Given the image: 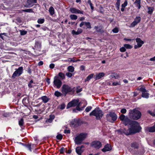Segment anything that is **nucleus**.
<instances>
[{"label": "nucleus", "instance_id": "nucleus-1", "mask_svg": "<svg viewBox=\"0 0 155 155\" xmlns=\"http://www.w3.org/2000/svg\"><path fill=\"white\" fill-rule=\"evenodd\" d=\"M141 129L139 123L134 121L132 122L131 127L129 128V132H125L127 134H131L139 132Z\"/></svg>", "mask_w": 155, "mask_h": 155}, {"label": "nucleus", "instance_id": "nucleus-2", "mask_svg": "<svg viewBox=\"0 0 155 155\" xmlns=\"http://www.w3.org/2000/svg\"><path fill=\"white\" fill-rule=\"evenodd\" d=\"M129 115L130 118L137 120L140 118L141 114L139 111L135 109L130 110Z\"/></svg>", "mask_w": 155, "mask_h": 155}, {"label": "nucleus", "instance_id": "nucleus-3", "mask_svg": "<svg viewBox=\"0 0 155 155\" xmlns=\"http://www.w3.org/2000/svg\"><path fill=\"white\" fill-rule=\"evenodd\" d=\"M61 92L65 96L68 93L72 92L74 93L75 91V87L72 88L69 85L64 84L61 87Z\"/></svg>", "mask_w": 155, "mask_h": 155}, {"label": "nucleus", "instance_id": "nucleus-4", "mask_svg": "<svg viewBox=\"0 0 155 155\" xmlns=\"http://www.w3.org/2000/svg\"><path fill=\"white\" fill-rule=\"evenodd\" d=\"M104 115L103 112L99 108H96L90 114V116H95L96 119H100Z\"/></svg>", "mask_w": 155, "mask_h": 155}, {"label": "nucleus", "instance_id": "nucleus-5", "mask_svg": "<svg viewBox=\"0 0 155 155\" xmlns=\"http://www.w3.org/2000/svg\"><path fill=\"white\" fill-rule=\"evenodd\" d=\"M86 134L81 133L78 135L74 140L75 143L77 144H81L82 141L86 138Z\"/></svg>", "mask_w": 155, "mask_h": 155}, {"label": "nucleus", "instance_id": "nucleus-6", "mask_svg": "<svg viewBox=\"0 0 155 155\" xmlns=\"http://www.w3.org/2000/svg\"><path fill=\"white\" fill-rule=\"evenodd\" d=\"M106 117L108 120L112 122L115 120L117 118L116 114L115 113L112 112H110L107 114Z\"/></svg>", "mask_w": 155, "mask_h": 155}, {"label": "nucleus", "instance_id": "nucleus-7", "mask_svg": "<svg viewBox=\"0 0 155 155\" xmlns=\"http://www.w3.org/2000/svg\"><path fill=\"white\" fill-rule=\"evenodd\" d=\"M23 68L22 67H20L18 69H15V71L12 76V78H15V77L20 76L23 72Z\"/></svg>", "mask_w": 155, "mask_h": 155}, {"label": "nucleus", "instance_id": "nucleus-8", "mask_svg": "<svg viewBox=\"0 0 155 155\" xmlns=\"http://www.w3.org/2000/svg\"><path fill=\"white\" fill-rule=\"evenodd\" d=\"M53 83L54 85V87H56L58 89L61 87L62 84V81L57 76L54 77Z\"/></svg>", "mask_w": 155, "mask_h": 155}, {"label": "nucleus", "instance_id": "nucleus-9", "mask_svg": "<svg viewBox=\"0 0 155 155\" xmlns=\"http://www.w3.org/2000/svg\"><path fill=\"white\" fill-rule=\"evenodd\" d=\"M91 145L93 147L97 149H99L101 147L102 144L99 141H94L92 143Z\"/></svg>", "mask_w": 155, "mask_h": 155}, {"label": "nucleus", "instance_id": "nucleus-10", "mask_svg": "<svg viewBox=\"0 0 155 155\" xmlns=\"http://www.w3.org/2000/svg\"><path fill=\"white\" fill-rule=\"evenodd\" d=\"M78 100H73V101L70 102L68 103L67 106V108H69L71 107L76 106L78 104Z\"/></svg>", "mask_w": 155, "mask_h": 155}, {"label": "nucleus", "instance_id": "nucleus-11", "mask_svg": "<svg viewBox=\"0 0 155 155\" xmlns=\"http://www.w3.org/2000/svg\"><path fill=\"white\" fill-rule=\"evenodd\" d=\"M136 40L137 43V45H136L134 46V48L135 49H137L140 48L144 43L143 41L139 38H136Z\"/></svg>", "mask_w": 155, "mask_h": 155}, {"label": "nucleus", "instance_id": "nucleus-12", "mask_svg": "<svg viewBox=\"0 0 155 155\" xmlns=\"http://www.w3.org/2000/svg\"><path fill=\"white\" fill-rule=\"evenodd\" d=\"M69 11L72 13L84 14L83 11L77 9L75 8H70Z\"/></svg>", "mask_w": 155, "mask_h": 155}, {"label": "nucleus", "instance_id": "nucleus-13", "mask_svg": "<svg viewBox=\"0 0 155 155\" xmlns=\"http://www.w3.org/2000/svg\"><path fill=\"white\" fill-rule=\"evenodd\" d=\"M119 118L121 120L124 122L125 125H127L130 121L129 119L127 117H125L123 114H121Z\"/></svg>", "mask_w": 155, "mask_h": 155}, {"label": "nucleus", "instance_id": "nucleus-14", "mask_svg": "<svg viewBox=\"0 0 155 155\" xmlns=\"http://www.w3.org/2000/svg\"><path fill=\"white\" fill-rule=\"evenodd\" d=\"M140 20L141 18L140 17H136L134 21L131 23V26L133 27H134L140 22Z\"/></svg>", "mask_w": 155, "mask_h": 155}, {"label": "nucleus", "instance_id": "nucleus-15", "mask_svg": "<svg viewBox=\"0 0 155 155\" xmlns=\"http://www.w3.org/2000/svg\"><path fill=\"white\" fill-rule=\"evenodd\" d=\"M71 124L74 127H77L80 124V122L79 119H74L71 122Z\"/></svg>", "mask_w": 155, "mask_h": 155}, {"label": "nucleus", "instance_id": "nucleus-16", "mask_svg": "<svg viewBox=\"0 0 155 155\" xmlns=\"http://www.w3.org/2000/svg\"><path fill=\"white\" fill-rule=\"evenodd\" d=\"M105 74L104 72H101L97 74L94 77V78L95 80H97L101 79L102 77L105 76Z\"/></svg>", "mask_w": 155, "mask_h": 155}, {"label": "nucleus", "instance_id": "nucleus-17", "mask_svg": "<svg viewBox=\"0 0 155 155\" xmlns=\"http://www.w3.org/2000/svg\"><path fill=\"white\" fill-rule=\"evenodd\" d=\"M111 147L110 145L107 144L106 145L104 148L102 149V151L104 152L109 151L111 150Z\"/></svg>", "mask_w": 155, "mask_h": 155}, {"label": "nucleus", "instance_id": "nucleus-18", "mask_svg": "<svg viewBox=\"0 0 155 155\" xmlns=\"http://www.w3.org/2000/svg\"><path fill=\"white\" fill-rule=\"evenodd\" d=\"M84 146L82 145L80 147H78L76 149V151L77 153L79 155H81V153L83 152L84 150L82 149Z\"/></svg>", "mask_w": 155, "mask_h": 155}, {"label": "nucleus", "instance_id": "nucleus-19", "mask_svg": "<svg viewBox=\"0 0 155 155\" xmlns=\"http://www.w3.org/2000/svg\"><path fill=\"white\" fill-rule=\"evenodd\" d=\"M37 2V0H27V7H31L33 6V5H32L34 3H36Z\"/></svg>", "mask_w": 155, "mask_h": 155}, {"label": "nucleus", "instance_id": "nucleus-20", "mask_svg": "<svg viewBox=\"0 0 155 155\" xmlns=\"http://www.w3.org/2000/svg\"><path fill=\"white\" fill-rule=\"evenodd\" d=\"M82 32V30L81 29L79 28L78 29L77 31L75 30H73L72 31V33L73 35H78L81 33Z\"/></svg>", "mask_w": 155, "mask_h": 155}, {"label": "nucleus", "instance_id": "nucleus-21", "mask_svg": "<svg viewBox=\"0 0 155 155\" xmlns=\"http://www.w3.org/2000/svg\"><path fill=\"white\" fill-rule=\"evenodd\" d=\"M146 130L150 132H155V126L150 127H147L146 128Z\"/></svg>", "mask_w": 155, "mask_h": 155}, {"label": "nucleus", "instance_id": "nucleus-22", "mask_svg": "<svg viewBox=\"0 0 155 155\" xmlns=\"http://www.w3.org/2000/svg\"><path fill=\"white\" fill-rule=\"evenodd\" d=\"M147 12L149 14H151L154 10V8L151 7H147Z\"/></svg>", "mask_w": 155, "mask_h": 155}, {"label": "nucleus", "instance_id": "nucleus-23", "mask_svg": "<svg viewBox=\"0 0 155 155\" xmlns=\"http://www.w3.org/2000/svg\"><path fill=\"white\" fill-rule=\"evenodd\" d=\"M41 99L42 100L43 102L44 103H47L49 100V99L46 96H43L41 97Z\"/></svg>", "mask_w": 155, "mask_h": 155}, {"label": "nucleus", "instance_id": "nucleus-24", "mask_svg": "<svg viewBox=\"0 0 155 155\" xmlns=\"http://www.w3.org/2000/svg\"><path fill=\"white\" fill-rule=\"evenodd\" d=\"M110 76L112 78H114L115 79H118L119 78V75L116 73H112Z\"/></svg>", "mask_w": 155, "mask_h": 155}, {"label": "nucleus", "instance_id": "nucleus-25", "mask_svg": "<svg viewBox=\"0 0 155 155\" xmlns=\"http://www.w3.org/2000/svg\"><path fill=\"white\" fill-rule=\"evenodd\" d=\"M134 4L136 5V6L138 8V9H140L141 7L140 0H136Z\"/></svg>", "mask_w": 155, "mask_h": 155}, {"label": "nucleus", "instance_id": "nucleus-26", "mask_svg": "<svg viewBox=\"0 0 155 155\" xmlns=\"http://www.w3.org/2000/svg\"><path fill=\"white\" fill-rule=\"evenodd\" d=\"M49 12L51 15H53L54 14V9L53 7L51 6L50 7Z\"/></svg>", "mask_w": 155, "mask_h": 155}, {"label": "nucleus", "instance_id": "nucleus-27", "mask_svg": "<svg viewBox=\"0 0 155 155\" xmlns=\"http://www.w3.org/2000/svg\"><path fill=\"white\" fill-rule=\"evenodd\" d=\"M137 90H140L141 91L142 94L143 93L147 92V90L145 89V87H144V86H142L140 88H137Z\"/></svg>", "mask_w": 155, "mask_h": 155}, {"label": "nucleus", "instance_id": "nucleus-28", "mask_svg": "<svg viewBox=\"0 0 155 155\" xmlns=\"http://www.w3.org/2000/svg\"><path fill=\"white\" fill-rule=\"evenodd\" d=\"M58 76L62 80L64 79L65 78V75L62 72H59L58 74Z\"/></svg>", "mask_w": 155, "mask_h": 155}, {"label": "nucleus", "instance_id": "nucleus-29", "mask_svg": "<svg viewBox=\"0 0 155 155\" xmlns=\"http://www.w3.org/2000/svg\"><path fill=\"white\" fill-rule=\"evenodd\" d=\"M94 75V74H91L89 75L85 79V81L86 82L87 81H89L91 78L93 77Z\"/></svg>", "mask_w": 155, "mask_h": 155}, {"label": "nucleus", "instance_id": "nucleus-30", "mask_svg": "<svg viewBox=\"0 0 155 155\" xmlns=\"http://www.w3.org/2000/svg\"><path fill=\"white\" fill-rule=\"evenodd\" d=\"M67 69L68 71L71 72H73L74 69V68L72 66H69Z\"/></svg>", "mask_w": 155, "mask_h": 155}, {"label": "nucleus", "instance_id": "nucleus-31", "mask_svg": "<svg viewBox=\"0 0 155 155\" xmlns=\"http://www.w3.org/2000/svg\"><path fill=\"white\" fill-rule=\"evenodd\" d=\"M34 84L35 83L33 82V81L31 80L29 82L28 85L29 88H31L33 87Z\"/></svg>", "mask_w": 155, "mask_h": 155}, {"label": "nucleus", "instance_id": "nucleus-32", "mask_svg": "<svg viewBox=\"0 0 155 155\" xmlns=\"http://www.w3.org/2000/svg\"><path fill=\"white\" fill-rule=\"evenodd\" d=\"M141 96L143 97L147 98L149 97V94L147 92H144L142 94Z\"/></svg>", "mask_w": 155, "mask_h": 155}, {"label": "nucleus", "instance_id": "nucleus-33", "mask_svg": "<svg viewBox=\"0 0 155 155\" xmlns=\"http://www.w3.org/2000/svg\"><path fill=\"white\" fill-rule=\"evenodd\" d=\"M131 147L134 148H138V144L136 142H134L132 143Z\"/></svg>", "mask_w": 155, "mask_h": 155}, {"label": "nucleus", "instance_id": "nucleus-34", "mask_svg": "<svg viewBox=\"0 0 155 155\" xmlns=\"http://www.w3.org/2000/svg\"><path fill=\"white\" fill-rule=\"evenodd\" d=\"M70 17L71 20H76L78 18L77 16L75 15H71Z\"/></svg>", "mask_w": 155, "mask_h": 155}, {"label": "nucleus", "instance_id": "nucleus-35", "mask_svg": "<svg viewBox=\"0 0 155 155\" xmlns=\"http://www.w3.org/2000/svg\"><path fill=\"white\" fill-rule=\"evenodd\" d=\"M54 95L57 97H59L61 96L62 95V94L60 92L56 91L54 93Z\"/></svg>", "mask_w": 155, "mask_h": 155}, {"label": "nucleus", "instance_id": "nucleus-36", "mask_svg": "<svg viewBox=\"0 0 155 155\" xmlns=\"http://www.w3.org/2000/svg\"><path fill=\"white\" fill-rule=\"evenodd\" d=\"M120 2V0H117V2L116 4V6L117 10L119 9Z\"/></svg>", "mask_w": 155, "mask_h": 155}, {"label": "nucleus", "instance_id": "nucleus-37", "mask_svg": "<svg viewBox=\"0 0 155 155\" xmlns=\"http://www.w3.org/2000/svg\"><path fill=\"white\" fill-rule=\"evenodd\" d=\"M45 20L44 18H39L37 21V22L39 24H42L44 23Z\"/></svg>", "mask_w": 155, "mask_h": 155}, {"label": "nucleus", "instance_id": "nucleus-38", "mask_svg": "<svg viewBox=\"0 0 155 155\" xmlns=\"http://www.w3.org/2000/svg\"><path fill=\"white\" fill-rule=\"evenodd\" d=\"M85 25L86 26L87 28L90 29L91 28L90 23L89 22H85Z\"/></svg>", "mask_w": 155, "mask_h": 155}, {"label": "nucleus", "instance_id": "nucleus-39", "mask_svg": "<svg viewBox=\"0 0 155 155\" xmlns=\"http://www.w3.org/2000/svg\"><path fill=\"white\" fill-rule=\"evenodd\" d=\"M22 11L24 12H33V11L32 9H26L22 10Z\"/></svg>", "mask_w": 155, "mask_h": 155}, {"label": "nucleus", "instance_id": "nucleus-40", "mask_svg": "<svg viewBox=\"0 0 155 155\" xmlns=\"http://www.w3.org/2000/svg\"><path fill=\"white\" fill-rule=\"evenodd\" d=\"M75 59V58H68V61L69 62H73L77 61H76Z\"/></svg>", "mask_w": 155, "mask_h": 155}, {"label": "nucleus", "instance_id": "nucleus-41", "mask_svg": "<svg viewBox=\"0 0 155 155\" xmlns=\"http://www.w3.org/2000/svg\"><path fill=\"white\" fill-rule=\"evenodd\" d=\"M124 47L127 49H131L132 48L133 46L129 44H125L124 45Z\"/></svg>", "mask_w": 155, "mask_h": 155}, {"label": "nucleus", "instance_id": "nucleus-42", "mask_svg": "<svg viewBox=\"0 0 155 155\" xmlns=\"http://www.w3.org/2000/svg\"><path fill=\"white\" fill-rule=\"evenodd\" d=\"M24 124V120L23 119L21 118L19 121V124L20 126H22Z\"/></svg>", "mask_w": 155, "mask_h": 155}, {"label": "nucleus", "instance_id": "nucleus-43", "mask_svg": "<svg viewBox=\"0 0 155 155\" xmlns=\"http://www.w3.org/2000/svg\"><path fill=\"white\" fill-rule=\"evenodd\" d=\"M20 32L21 35H26L27 33V31L24 30H20Z\"/></svg>", "mask_w": 155, "mask_h": 155}, {"label": "nucleus", "instance_id": "nucleus-44", "mask_svg": "<svg viewBox=\"0 0 155 155\" xmlns=\"http://www.w3.org/2000/svg\"><path fill=\"white\" fill-rule=\"evenodd\" d=\"M127 5V0H126L125 2H124L123 4L122 5V7L125 8V7Z\"/></svg>", "mask_w": 155, "mask_h": 155}, {"label": "nucleus", "instance_id": "nucleus-45", "mask_svg": "<svg viewBox=\"0 0 155 155\" xmlns=\"http://www.w3.org/2000/svg\"><path fill=\"white\" fill-rule=\"evenodd\" d=\"M92 108V107L91 106H88L85 109V111L86 112H88Z\"/></svg>", "mask_w": 155, "mask_h": 155}, {"label": "nucleus", "instance_id": "nucleus-46", "mask_svg": "<svg viewBox=\"0 0 155 155\" xmlns=\"http://www.w3.org/2000/svg\"><path fill=\"white\" fill-rule=\"evenodd\" d=\"M26 147L30 151H31V145L30 144H28L27 145H26Z\"/></svg>", "mask_w": 155, "mask_h": 155}, {"label": "nucleus", "instance_id": "nucleus-47", "mask_svg": "<svg viewBox=\"0 0 155 155\" xmlns=\"http://www.w3.org/2000/svg\"><path fill=\"white\" fill-rule=\"evenodd\" d=\"M56 138L58 139L61 140L62 138V136L61 134H59L57 136Z\"/></svg>", "mask_w": 155, "mask_h": 155}, {"label": "nucleus", "instance_id": "nucleus-48", "mask_svg": "<svg viewBox=\"0 0 155 155\" xmlns=\"http://www.w3.org/2000/svg\"><path fill=\"white\" fill-rule=\"evenodd\" d=\"M112 31L114 33H117L118 32V29L117 28H115L112 30Z\"/></svg>", "mask_w": 155, "mask_h": 155}, {"label": "nucleus", "instance_id": "nucleus-49", "mask_svg": "<svg viewBox=\"0 0 155 155\" xmlns=\"http://www.w3.org/2000/svg\"><path fill=\"white\" fill-rule=\"evenodd\" d=\"M65 105L64 104H62L59 106V107L60 109L63 110L65 108Z\"/></svg>", "mask_w": 155, "mask_h": 155}, {"label": "nucleus", "instance_id": "nucleus-50", "mask_svg": "<svg viewBox=\"0 0 155 155\" xmlns=\"http://www.w3.org/2000/svg\"><path fill=\"white\" fill-rule=\"evenodd\" d=\"M66 75L68 78H71L72 76V74L71 73L68 72L66 73Z\"/></svg>", "mask_w": 155, "mask_h": 155}, {"label": "nucleus", "instance_id": "nucleus-51", "mask_svg": "<svg viewBox=\"0 0 155 155\" xmlns=\"http://www.w3.org/2000/svg\"><path fill=\"white\" fill-rule=\"evenodd\" d=\"M114 86H117L120 85V82H114L112 84Z\"/></svg>", "mask_w": 155, "mask_h": 155}, {"label": "nucleus", "instance_id": "nucleus-52", "mask_svg": "<svg viewBox=\"0 0 155 155\" xmlns=\"http://www.w3.org/2000/svg\"><path fill=\"white\" fill-rule=\"evenodd\" d=\"M64 151L65 148L63 147H61L60 150V153H64Z\"/></svg>", "mask_w": 155, "mask_h": 155}, {"label": "nucleus", "instance_id": "nucleus-53", "mask_svg": "<svg viewBox=\"0 0 155 155\" xmlns=\"http://www.w3.org/2000/svg\"><path fill=\"white\" fill-rule=\"evenodd\" d=\"M120 112L123 114H125L127 112V110L125 108H123L121 110Z\"/></svg>", "mask_w": 155, "mask_h": 155}, {"label": "nucleus", "instance_id": "nucleus-54", "mask_svg": "<svg viewBox=\"0 0 155 155\" xmlns=\"http://www.w3.org/2000/svg\"><path fill=\"white\" fill-rule=\"evenodd\" d=\"M77 87V90L76 92L77 93H78L81 92L82 90V88H81L80 89L78 87Z\"/></svg>", "mask_w": 155, "mask_h": 155}, {"label": "nucleus", "instance_id": "nucleus-55", "mask_svg": "<svg viewBox=\"0 0 155 155\" xmlns=\"http://www.w3.org/2000/svg\"><path fill=\"white\" fill-rule=\"evenodd\" d=\"M120 51L124 52H125L126 50L125 48L124 47H122L120 48Z\"/></svg>", "mask_w": 155, "mask_h": 155}, {"label": "nucleus", "instance_id": "nucleus-56", "mask_svg": "<svg viewBox=\"0 0 155 155\" xmlns=\"http://www.w3.org/2000/svg\"><path fill=\"white\" fill-rule=\"evenodd\" d=\"M97 32H100L102 33L104 32V31L102 28L99 29L97 31Z\"/></svg>", "mask_w": 155, "mask_h": 155}, {"label": "nucleus", "instance_id": "nucleus-57", "mask_svg": "<svg viewBox=\"0 0 155 155\" xmlns=\"http://www.w3.org/2000/svg\"><path fill=\"white\" fill-rule=\"evenodd\" d=\"M148 112L152 116H155V114L150 110L148 111Z\"/></svg>", "mask_w": 155, "mask_h": 155}, {"label": "nucleus", "instance_id": "nucleus-58", "mask_svg": "<svg viewBox=\"0 0 155 155\" xmlns=\"http://www.w3.org/2000/svg\"><path fill=\"white\" fill-rule=\"evenodd\" d=\"M85 21L82 22L80 24V25H79L80 27H82L83 25H85Z\"/></svg>", "mask_w": 155, "mask_h": 155}, {"label": "nucleus", "instance_id": "nucleus-59", "mask_svg": "<svg viewBox=\"0 0 155 155\" xmlns=\"http://www.w3.org/2000/svg\"><path fill=\"white\" fill-rule=\"evenodd\" d=\"M54 64H51L50 65L49 67L50 68L53 69L54 68Z\"/></svg>", "mask_w": 155, "mask_h": 155}, {"label": "nucleus", "instance_id": "nucleus-60", "mask_svg": "<svg viewBox=\"0 0 155 155\" xmlns=\"http://www.w3.org/2000/svg\"><path fill=\"white\" fill-rule=\"evenodd\" d=\"M123 133H124V134H125L126 135H129V134H126V133H125V132H129V129L128 130H126V129H124L123 130Z\"/></svg>", "mask_w": 155, "mask_h": 155}, {"label": "nucleus", "instance_id": "nucleus-61", "mask_svg": "<svg viewBox=\"0 0 155 155\" xmlns=\"http://www.w3.org/2000/svg\"><path fill=\"white\" fill-rule=\"evenodd\" d=\"M80 70L82 71H84L85 70V67L83 65H82L80 67Z\"/></svg>", "mask_w": 155, "mask_h": 155}, {"label": "nucleus", "instance_id": "nucleus-62", "mask_svg": "<svg viewBox=\"0 0 155 155\" xmlns=\"http://www.w3.org/2000/svg\"><path fill=\"white\" fill-rule=\"evenodd\" d=\"M43 64V62L42 61H41L38 62V65L39 66H41V65H42Z\"/></svg>", "mask_w": 155, "mask_h": 155}, {"label": "nucleus", "instance_id": "nucleus-63", "mask_svg": "<svg viewBox=\"0 0 155 155\" xmlns=\"http://www.w3.org/2000/svg\"><path fill=\"white\" fill-rule=\"evenodd\" d=\"M76 108L77 109V110H79V111H81V110H82V109H81L79 107V105H77L76 107Z\"/></svg>", "mask_w": 155, "mask_h": 155}, {"label": "nucleus", "instance_id": "nucleus-64", "mask_svg": "<svg viewBox=\"0 0 155 155\" xmlns=\"http://www.w3.org/2000/svg\"><path fill=\"white\" fill-rule=\"evenodd\" d=\"M53 120H52V119H51V118H49V119H48L47 120V122H49V123H51L52 122V121Z\"/></svg>", "mask_w": 155, "mask_h": 155}]
</instances>
